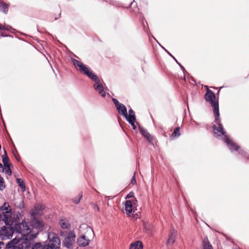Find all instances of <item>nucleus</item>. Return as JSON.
Returning a JSON list of instances; mask_svg holds the SVG:
<instances>
[{"label": "nucleus", "instance_id": "4c0bfd02", "mask_svg": "<svg viewBox=\"0 0 249 249\" xmlns=\"http://www.w3.org/2000/svg\"><path fill=\"white\" fill-rule=\"evenodd\" d=\"M1 246H4V243L2 242H0V249H1Z\"/></svg>", "mask_w": 249, "mask_h": 249}, {"label": "nucleus", "instance_id": "bb28decb", "mask_svg": "<svg viewBox=\"0 0 249 249\" xmlns=\"http://www.w3.org/2000/svg\"><path fill=\"white\" fill-rule=\"evenodd\" d=\"M56 12L57 13V14H55L54 16V20H57L60 17L61 15V10L60 8H58L56 9Z\"/></svg>", "mask_w": 249, "mask_h": 249}, {"label": "nucleus", "instance_id": "1a4fd4ad", "mask_svg": "<svg viewBox=\"0 0 249 249\" xmlns=\"http://www.w3.org/2000/svg\"><path fill=\"white\" fill-rule=\"evenodd\" d=\"M79 71L87 76L89 78L93 80L98 76L94 74L90 68L79 61Z\"/></svg>", "mask_w": 249, "mask_h": 249}, {"label": "nucleus", "instance_id": "4468645a", "mask_svg": "<svg viewBox=\"0 0 249 249\" xmlns=\"http://www.w3.org/2000/svg\"><path fill=\"white\" fill-rule=\"evenodd\" d=\"M140 131L142 135L148 141L151 142L153 141L152 136L145 129L140 127Z\"/></svg>", "mask_w": 249, "mask_h": 249}, {"label": "nucleus", "instance_id": "c756f323", "mask_svg": "<svg viewBox=\"0 0 249 249\" xmlns=\"http://www.w3.org/2000/svg\"><path fill=\"white\" fill-rule=\"evenodd\" d=\"M28 236H29V239L30 240H32V239H33L34 238H36V234H30V233L28 235H27L24 237L26 240L28 239Z\"/></svg>", "mask_w": 249, "mask_h": 249}, {"label": "nucleus", "instance_id": "a19ab883", "mask_svg": "<svg viewBox=\"0 0 249 249\" xmlns=\"http://www.w3.org/2000/svg\"><path fill=\"white\" fill-rule=\"evenodd\" d=\"M168 54H170V55H171V54H170V53H168Z\"/></svg>", "mask_w": 249, "mask_h": 249}, {"label": "nucleus", "instance_id": "ddd939ff", "mask_svg": "<svg viewBox=\"0 0 249 249\" xmlns=\"http://www.w3.org/2000/svg\"><path fill=\"white\" fill-rule=\"evenodd\" d=\"M177 235V231L174 228L170 230L168 238L167 241V245L170 246L173 244L175 241V239Z\"/></svg>", "mask_w": 249, "mask_h": 249}, {"label": "nucleus", "instance_id": "6e6552de", "mask_svg": "<svg viewBox=\"0 0 249 249\" xmlns=\"http://www.w3.org/2000/svg\"><path fill=\"white\" fill-rule=\"evenodd\" d=\"M93 81L95 82V84L93 85L95 90H96L102 97H105L107 94L106 92V89L103 86V81L98 76L96 77L95 79H93Z\"/></svg>", "mask_w": 249, "mask_h": 249}, {"label": "nucleus", "instance_id": "37998d69", "mask_svg": "<svg viewBox=\"0 0 249 249\" xmlns=\"http://www.w3.org/2000/svg\"><path fill=\"white\" fill-rule=\"evenodd\" d=\"M168 54H170V55H171V54H170V53H168Z\"/></svg>", "mask_w": 249, "mask_h": 249}, {"label": "nucleus", "instance_id": "423d86ee", "mask_svg": "<svg viewBox=\"0 0 249 249\" xmlns=\"http://www.w3.org/2000/svg\"><path fill=\"white\" fill-rule=\"evenodd\" d=\"M60 234L61 236L65 237L62 245L68 248H72V245L75 242L76 237L75 233L71 231L68 233L67 231H61Z\"/></svg>", "mask_w": 249, "mask_h": 249}, {"label": "nucleus", "instance_id": "9d476101", "mask_svg": "<svg viewBox=\"0 0 249 249\" xmlns=\"http://www.w3.org/2000/svg\"><path fill=\"white\" fill-rule=\"evenodd\" d=\"M13 233V230L12 228L3 226L0 229V237H6L9 238L10 237L12 236Z\"/></svg>", "mask_w": 249, "mask_h": 249}, {"label": "nucleus", "instance_id": "72a5a7b5", "mask_svg": "<svg viewBox=\"0 0 249 249\" xmlns=\"http://www.w3.org/2000/svg\"><path fill=\"white\" fill-rule=\"evenodd\" d=\"M112 101H113V103H114V104L115 105L116 108L119 106V105L121 104V103H120L119 102V101L116 99L113 98L112 99Z\"/></svg>", "mask_w": 249, "mask_h": 249}, {"label": "nucleus", "instance_id": "473e14b6", "mask_svg": "<svg viewBox=\"0 0 249 249\" xmlns=\"http://www.w3.org/2000/svg\"><path fill=\"white\" fill-rule=\"evenodd\" d=\"M4 30L8 31L9 29L8 27H6L4 25L0 24V32L3 31Z\"/></svg>", "mask_w": 249, "mask_h": 249}, {"label": "nucleus", "instance_id": "c9c22d12", "mask_svg": "<svg viewBox=\"0 0 249 249\" xmlns=\"http://www.w3.org/2000/svg\"><path fill=\"white\" fill-rule=\"evenodd\" d=\"M4 171V167H3L2 164L0 163V172H3Z\"/></svg>", "mask_w": 249, "mask_h": 249}, {"label": "nucleus", "instance_id": "f704fd0d", "mask_svg": "<svg viewBox=\"0 0 249 249\" xmlns=\"http://www.w3.org/2000/svg\"><path fill=\"white\" fill-rule=\"evenodd\" d=\"M135 173L134 174L133 178L132 179V180H131V183L133 184H135L136 183V180L135 178Z\"/></svg>", "mask_w": 249, "mask_h": 249}, {"label": "nucleus", "instance_id": "f03ea898", "mask_svg": "<svg viewBox=\"0 0 249 249\" xmlns=\"http://www.w3.org/2000/svg\"><path fill=\"white\" fill-rule=\"evenodd\" d=\"M93 230L88 225L83 224L79 227V247L88 246L94 238Z\"/></svg>", "mask_w": 249, "mask_h": 249}, {"label": "nucleus", "instance_id": "dca6fc26", "mask_svg": "<svg viewBox=\"0 0 249 249\" xmlns=\"http://www.w3.org/2000/svg\"><path fill=\"white\" fill-rule=\"evenodd\" d=\"M119 113L123 115L124 117H127V110L124 105L121 104L117 107Z\"/></svg>", "mask_w": 249, "mask_h": 249}, {"label": "nucleus", "instance_id": "a878e982", "mask_svg": "<svg viewBox=\"0 0 249 249\" xmlns=\"http://www.w3.org/2000/svg\"><path fill=\"white\" fill-rule=\"evenodd\" d=\"M4 183V181H3V179L0 176V190H3L5 188V186Z\"/></svg>", "mask_w": 249, "mask_h": 249}, {"label": "nucleus", "instance_id": "0eeeda50", "mask_svg": "<svg viewBox=\"0 0 249 249\" xmlns=\"http://www.w3.org/2000/svg\"><path fill=\"white\" fill-rule=\"evenodd\" d=\"M14 230L16 232L20 233L23 237L28 235L31 232V230L24 220L21 223H16Z\"/></svg>", "mask_w": 249, "mask_h": 249}, {"label": "nucleus", "instance_id": "6ab92c4d", "mask_svg": "<svg viewBox=\"0 0 249 249\" xmlns=\"http://www.w3.org/2000/svg\"><path fill=\"white\" fill-rule=\"evenodd\" d=\"M203 249H213L212 246L208 241V238H205L203 241Z\"/></svg>", "mask_w": 249, "mask_h": 249}, {"label": "nucleus", "instance_id": "5701e85b", "mask_svg": "<svg viewBox=\"0 0 249 249\" xmlns=\"http://www.w3.org/2000/svg\"><path fill=\"white\" fill-rule=\"evenodd\" d=\"M17 182L22 189H25V185L23 181L20 178L17 179Z\"/></svg>", "mask_w": 249, "mask_h": 249}, {"label": "nucleus", "instance_id": "a211bd4d", "mask_svg": "<svg viewBox=\"0 0 249 249\" xmlns=\"http://www.w3.org/2000/svg\"><path fill=\"white\" fill-rule=\"evenodd\" d=\"M19 240L17 239L16 238L13 239L10 241L8 244L6 245V248L8 249H16L17 248L16 245L18 243Z\"/></svg>", "mask_w": 249, "mask_h": 249}, {"label": "nucleus", "instance_id": "f8f14e48", "mask_svg": "<svg viewBox=\"0 0 249 249\" xmlns=\"http://www.w3.org/2000/svg\"><path fill=\"white\" fill-rule=\"evenodd\" d=\"M44 206L42 204H36L34 210L31 212V216H37L41 214L42 210L44 209Z\"/></svg>", "mask_w": 249, "mask_h": 249}, {"label": "nucleus", "instance_id": "393cba45", "mask_svg": "<svg viewBox=\"0 0 249 249\" xmlns=\"http://www.w3.org/2000/svg\"><path fill=\"white\" fill-rule=\"evenodd\" d=\"M5 170V173L9 176H11L12 174V171L10 168V165L6 167H4V170Z\"/></svg>", "mask_w": 249, "mask_h": 249}, {"label": "nucleus", "instance_id": "cd10ccee", "mask_svg": "<svg viewBox=\"0 0 249 249\" xmlns=\"http://www.w3.org/2000/svg\"><path fill=\"white\" fill-rule=\"evenodd\" d=\"M8 31L4 30L3 31L0 32V36H8V33L7 32Z\"/></svg>", "mask_w": 249, "mask_h": 249}, {"label": "nucleus", "instance_id": "2f4dec72", "mask_svg": "<svg viewBox=\"0 0 249 249\" xmlns=\"http://www.w3.org/2000/svg\"><path fill=\"white\" fill-rule=\"evenodd\" d=\"M131 198H132V199L135 198L134 197V193L133 192H130L125 197L126 199Z\"/></svg>", "mask_w": 249, "mask_h": 249}, {"label": "nucleus", "instance_id": "aec40b11", "mask_svg": "<svg viewBox=\"0 0 249 249\" xmlns=\"http://www.w3.org/2000/svg\"><path fill=\"white\" fill-rule=\"evenodd\" d=\"M2 162L4 164V167H6L7 166H9L10 164L9 163V159L7 155L6 152L5 150H4V154L2 155Z\"/></svg>", "mask_w": 249, "mask_h": 249}, {"label": "nucleus", "instance_id": "c85d7f7f", "mask_svg": "<svg viewBox=\"0 0 249 249\" xmlns=\"http://www.w3.org/2000/svg\"><path fill=\"white\" fill-rule=\"evenodd\" d=\"M71 61L72 62L73 65L75 66V68L77 69L78 67V60L76 59H75L73 58H71Z\"/></svg>", "mask_w": 249, "mask_h": 249}, {"label": "nucleus", "instance_id": "f3484780", "mask_svg": "<svg viewBox=\"0 0 249 249\" xmlns=\"http://www.w3.org/2000/svg\"><path fill=\"white\" fill-rule=\"evenodd\" d=\"M59 225L62 229H68L70 228L71 225L66 219H61L59 221Z\"/></svg>", "mask_w": 249, "mask_h": 249}, {"label": "nucleus", "instance_id": "20e7f679", "mask_svg": "<svg viewBox=\"0 0 249 249\" xmlns=\"http://www.w3.org/2000/svg\"><path fill=\"white\" fill-rule=\"evenodd\" d=\"M0 221H3L7 225L11 226L15 220V214L13 213L8 202H5L0 207Z\"/></svg>", "mask_w": 249, "mask_h": 249}, {"label": "nucleus", "instance_id": "e433bc0d", "mask_svg": "<svg viewBox=\"0 0 249 249\" xmlns=\"http://www.w3.org/2000/svg\"><path fill=\"white\" fill-rule=\"evenodd\" d=\"M174 59L176 61V62L178 64V65H179L180 66V67L181 68L182 70H184V68L183 67V66H181L179 63H178L177 62V60H176L174 57Z\"/></svg>", "mask_w": 249, "mask_h": 249}, {"label": "nucleus", "instance_id": "79ce46f5", "mask_svg": "<svg viewBox=\"0 0 249 249\" xmlns=\"http://www.w3.org/2000/svg\"><path fill=\"white\" fill-rule=\"evenodd\" d=\"M168 54H170V55H171V54H170V53H168Z\"/></svg>", "mask_w": 249, "mask_h": 249}, {"label": "nucleus", "instance_id": "58836bf2", "mask_svg": "<svg viewBox=\"0 0 249 249\" xmlns=\"http://www.w3.org/2000/svg\"><path fill=\"white\" fill-rule=\"evenodd\" d=\"M94 209L96 208L97 211H99V210L98 207L97 205H95L94 206Z\"/></svg>", "mask_w": 249, "mask_h": 249}, {"label": "nucleus", "instance_id": "4be33fe9", "mask_svg": "<svg viewBox=\"0 0 249 249\" xmlns=\"http://www.w3.org/2000/svg\"><path fill=\"white\" fill-rule=\"evenodd\" d=\"M128 112L129 115H128V114H127V117H125L127 121L130 120H132V121H133L134 120H136L135 115L134 111L132 109H130L129 110Z\"/></svg>", "mask_w": 249, "mask_h": 249}, {"label": "nucleus", "instance_id": "412c9836", "mask_svg": "<svg viewBox=\"0 0 249 249\" xmlns=\"http://www.w3.org/2000/svg\"><path fill=\"white\" fill-rule=\"evenodd\" d=\"M0 10L6 14L8 10V5L2 1H0Z\"/></svg>", "mask_w": 249, "mask_h": 249}, {"label": "nucleus", "instance_id": "9b49d317", "mask_svg": "<svg viewBox=\"0 0 249 249\" xmlns=\"http://www.w3.org/2000/svg\"><path fill=\"white\" fill-rule=\"evenodd\" d=\"M36 217L37 216H31V224L33 228L41 230L44 226V223Z\"/></svg>", "mask_w": 249, "mask_h": 249}, {"label": "nucleus", "instance_id": "7ed1b4c3", "mask_svg": "<svg viewBox=\"0 0 249 249\" xmlns=\"http://www.w3.org/2000/svg\"><path fill=\"white\" fill-rule=\"evenodd\" d=\"M48 238L49 240V243H36L32 247V249H59L60 246V240L56 234L53 232H49Z\"/></svg>", "mask_w": 249, "mask_h": 249}, {"label": "nucleus", "instance_id": "7c9ffc66", "mask_svg": "<svg viewBox=\"0 0 249 249\" xmlns=\"http://www.w3.org/2000/svg\"><path fill=\"white\" fill-rule=\"evenodd\" d=\"M135 121H136V120H134L133 121H132V120H131H131L127 121L132 125V126L133 127V128L134 129H135L136 128V125L134 124V123L135 122Z\"/></svg>", "mask_w": 249, "mask_h": 249}, {"label": "nucleus", "instance_id": "2eb2a0df", "mask_svg": "<svg viewBox=\"0 0 249 249\" xmlns=\"http://www.w3.org/2000/svg\"><path fill=\"white\" fill-rule=\"evenodd\" d=\"M129 249H143L142 243L140 241H135L130 245Z\"/></svg>", "mask_w": 249, "mask_h": 249}, {"label": "nucleus", "instance_id": "f257e3e1", "mask_svg": "<svg viewBox=\"0 0 249 249\" xmlns=\"http://www.w3.org/2000/svg\"><path fill=\"white\" fill-rule=\"evenodd\" d=\"M215 94L210 90H208L205 95V99L207 101L209 102L212 107H213V112L215 116V124L213 125V133L216 137L224 136V141L227 144L229 149L233 151L237 150L239 146L234 143L232 140L230 139L229 137L225 134V132L223 130L222 124L220 123L219 120V106L218 102L215 101Z\"/></svg>", "mask_w": 249, "mask_h": 249}, {"label": "nucleus", "instance_id": "b1692460", "mask_svg": "<svg viewBox=\"0 0 249 249\" xmlns=\"http://www.w3.org/2000/svg\"><path fill=\"white\" fill-rule=\"evenodd\" d=\"M180 135L179 127H177L172 134V137H178Z\"/></svg>", "mask_w": 249, "mask_h": 249}, {"label": "nucleus", "instance_id": "39448f33", "mask_svg": "<svg viewBox=\"0 0 249 249\" xmlns=\"http://www.w3.org/2000/svg\"><path fill=\"white\" fill-rule=\"evenodd\" d=\"M123 211L127 215L131 216L137 210V200L135 198L126 200L124 203Z\"/></svg>", "mask_w": 249, "mask_h": 249}, {"label": "nucleus", "instance_id": "ea45409f", "mask_svg": "<svg viewBox=\"0 0 249 249\" xmlns=\"http://www.w3.org/2000/svg\"><path fill=\"white\" fill-rule=\"evenodd\" d=\"M74 202L75 203H78V201L76 200H74Z\"/></svg>", "mask_w": 249, "mask_h": 249}]
</instances>
